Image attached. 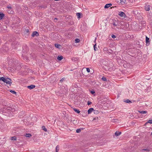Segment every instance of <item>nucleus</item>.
<instances>
[{
    "instance_id": "obj_12",
    "label": "nucleus",
    "mask_w": 152,
    "mask_h": 152,
    "mask_svg": "<svg viewBox=\"0 0 152 152\" xmlns=\"http://www.w3.org/2000/svg\"><path fill=\"white\" fill-rule=\"evenodd\" d=\"M121 134V132L116 131L115 133V135L116 136H118L120 135Z\"/></svg>"
},
{
    "instance_id": "obj_34",
    "label": "nucleus",
    "mask_w": 152,
    "mask_h": 152,
    "mask_svg": "<svg viewBox=\"0 0 152 152\" xmlns=\"http://www.w3.org/2000/svg\"><path fill=\"white\" fill-rule=\"evenodd\" d=\"M142 150L146 151H147V152H149L150 151V149L148 148L144 149H143Z\"/></svg>"
},
{
    "instance_id": "obj_41",
    "label": "nucleus",
    "mask_w": 152,
    "mask_h": 152,
    "mask_svg": "<svg viewBox=\"0 0 152 152\" xmlns=\"http://www.w3.org/2000/svg\"><path fill=\"white\" fill-rule=\"evenodd\" d=\"M60 82H62L63 81V80L62 79H61L60 80Z\"/></svg>"
},
{
    "instance_id": "obj_35",
    "label": "nucleus",
    "mask_w": 152,
    "mask_h": 152,
    "mask_svg": "<svg viewBox=\"0 0 152 152\" xmlns=\"http://www.w3.org/2000/svg\"><path fill=\"white\" fill-rule=\"evenodd\" d=\"M25 32L26 33H28L29 32V30L28 29H26L25 30Z\"/></svg>"
},
{
    "instance_id": "obj_27",
    "label": "nucleus",
    "mask_w": 152,
    "mask_h": 152,
    "mask_svg": "<svg viewBox=\"0 0 152 152\" xmlns=\"http://www.w3.org/2000/svg\"><path fill=\"white\" fill-rule=\"evenodd\" d=\"M75 42L76 43H79L80 41V40L79 39H76L75 40Z\"/></svg>"
},
{
    "instance_id": "obj_38",
    "label": "nucleus",
    "mask_w": 152,
    "mask_h": 152,
    "mask_svg": "<svg viewBox=\"0 0 152 152\" xmlns=\"http://www.w3.org/2000/svg\"><path fill=\"white\" fill-rule=\"evenodd\" d=\"M91 94H93L95 93V92L94 91H91Z\"/></svg>"
},
{
    "instance_id": "obj_18",
    "label": "nucleus",
    "mask_w": 152,
    "mask_h": 152,
    "mask_svg": "<svg viewBox=\"0 0 152 152\" xmlns=\"http://www.w3.org/2000/svg\"><path fill=\"white\" fill-rule=\"evenodd\" d=\"M4 16V15L3 13H0V20L2 19Z\"/></svg>"
},
{
    "instance_id": "obj_24",
    "label": "nucleus",
    "mask_w": 152,
    "mask_h": 152,
    "mask_svg": "<svg viewBox=\"0 0 152 152\" xmlns=\"http://www.w3.org/2000/svg\"><path fill=\"white\" fill-rule=\"evenodd\" d=\"M11 140H16V137L15 136L11 137Z\"/></svg>"
},
{
    "instance_id": "obj_28",
    "label": "nucleus",
    "mask_w": 152,
    "mask_h": 152,
    "mask_svg": "<svg viewBox=\"0 0 152 152\" xmlns=\"http://www.w3.org/2000/svg\"><path fill=\"white\" fill-rule=\"evenodd\" d=\"M102 79L104 81H106L107 80L106 78L104 77H103L102 78Z\"/></svg>"
},
{
    "instance_id": "obj_11",
    "label": "nucleus",
    "mask_w": 152,
    "mask_h": 152,
    "mask_svg": "<svg viewBox=\"0 0 152 152\" xmlns=\"http://www.w3.org/2000/svg\"><path fill=\"white\" fill-rule=\"evenodd\" d=\"M112 4H106L105 6L104 7L105 8H107L108 7H111L112 6Z\"/></svg>"
},
{
    "instance_id": "obj_2",
    "label": "nucleus",
    "mask_w": 152,
    "mask_h": 152,
    "mask_svg": "<svg viewBox=\"0 0 152 152\" xmlns=\"http://www.w3.org/2000/svg\"><path fill=\"white\" fill-rule=\"evenodd\" d=\"M147 17L148 20H151L152 19V11L150 10L147 13Z\"/></svg>"
},
{
    "instance_id": "obj_6",
    "label": "nucleus",
    "mask_w": 152,
    "mask_h": 152,
    "mask_svg": "<svg viewBox=\"0 0 152 152\" xmlns=\"http://www.w3.org/2000/svg\"><path fill=\"white\" fill-rule=\"evenodd\" d=\"M7 80H10L9 78L7 77L6 78H5L3 77H1L0 78V80H2L3 82H4V83H5L6 82V81H7Z\"/></svg>"
},
{
    "instance_id": "obj_3",
    "label": "nucleus",
    "mask_w": 152,
    "mask_h": 152,
    "mask_svg": "<svg viewBox=\"0 0 152 152\" xmlns=\"http://www.w3.org/2000/svg\"><path fill=\"white\" fill-rule=\"evenodd\" d=\"M112 24L115 26H117L118 25V23L117 20H113Z\"/></svg>"
},
{
    "instance_id": "obj_4",
    "label": "nucleus",
    "mask_w": 152,
    "mask_h": 152,
    "mask_svg": "<svg viewBox=\"0 0 152 152\" xmlns=\"http://www.w3.org/2000/svg\"><path fill=\"white\" fill-rule=\"evenodd\" d=\"M118 15L121 17L125 18L126 15L125 13L123 12H119Z\"/></svg>"
},
{
    "instance_id": "obj_31",
    "label": "nucleus",
    "mask_w": 152,
    "mask_h": 152,
    "mask_svg": "<svg viewBox=\"0 0 152 152\" xmlns=\"http://www.w3.org/2000/svg\"><path fill=\"white\" fill-rule=\"evenodd\" d=\"M122 4H123L125 3L126 0H120Z\"/></svg>"
},
{
    "instance_id": "obj_15",
    "label": "nucleus",
    "mask_w": 152,
    "mask_h": 152,
    "mask_svg": "<svg viewBox=\"0 0 152 152\" xmlns=\"http://www.w3.org/2000/svg\"><path fill=\"white\" fill-rule=\"evenodd\" d=\"M124 102L126 103H132V102L129 99H127L126 100H124Z\"/></svg>"
},
{
    "instance_id": "obj_9",
    "label": "nucleus",
    "mask_w": 152,
    "mask_h": 152,
    "mask_svg": "<svg viewBox=\"0 0 152 152\" xmlns=\"http://www.w3.org/2000/svg\"><path fill=\"white\" fill-rule=\"evenodd\" d=\"M10 80H7V81H6L5 82L7 84H10H10L12 83V82H11L12 81L9 78Z\"/></svg>"
},
{
    "instance_id": "obj_43",
    "label": "nucleus",
    "mask_w": 152,
    "mask_h": 152,
    "mask_svg": "<svg viewBox=\"0 0 152 152\" xmlns=\"http://www.w3.org/2000/svg\"><path fill=\"white\" fill-rule=\"evenodd\" d=\"M151 135H152V132L151 133Z\"/></svg>"
},
{
    "instance_id": "obj_19",
    "label": "nucleus",
    "mask_w": 152,
    "mask_h": 152,
    "mask_svg": "<svg viewBox=\"0 0 152 152\" xmlns=\"http://www.w3.org/2000/svg\"><path fill=\"white\" fill-rule=\"evenodd\" d=\"M73 110L77 112L78 114H79L80 113V111L77 109L75 108H73Z\"/></svg>"
},
{
    "instance_id": "obj_14",
    "label": "nucleus",
    "mask_w": 152,
    "mask_h": 152,
    "mask_svg": "<svg viewBox=\"0 0 152 152\" xmlns=\"http://www.w3.org/2000/svg\"><path fill=\"white\" fill-rule=\"evenodd\" d=\"M63 59V56H58L57 58V59L59 61H61Z\"/></svg>"
},
{
    "instance_id": "obj_20",
    "label": "nucleus",
    "mask_w": 152,
    "mask_h": 152,
    "mask_svg": "<svg viewBox=\"0 0 152 152\" xmlns=\"http://www.w3.org/2000/svg\"><path fill=\"white\" fill-rule=\"evenodd\" d=\"M55 46L56 48H60V47L61 46L60 45L58 44H55Z\"/></svg>"
},
{
    "instance_id": "obj_25",
    "label": "nucleus",
    "mask_w": 152,
    "mask_h": 152,
    "mask_svg": "<svg viewBox=\"0 0 152 152\" xmlns=\"http://www.w3.org/2000/svg\"><path fill=\"white\" fill-rule=\"evenodd\" d=\"M42 129L45 132H46L47 131V129L45 128V126H42Z\"/></svg>"
},
{
    "instance_id": "obj_23",
    "label": "nucleus",
    "mask_w": 152,
    "mask_h": 152,
    "mask_svg": "<svg viewBox=\"0 0 152 152\" xmlns=\"http://www.w3.org/2000/svg\"><path fill=\"white\" fill-rule=\"evenodd\" d=\"M59 149V147L58 145H57L56 147V152H58Z\"/></svg>"
},
{
    "instance_id": "obj_36",
    "label": "nucleus",
    "mask_w": 152,
    "mask_h": 152,
    "mask_svg": "<svg viewBox=\"0 0 152 152\" xmlns=\"http://www.w3.org/2000/svg\"><path fill=\"white\" fill-rule=\"evenodd\" d=\"M111 37L113 39H114L116 37V36L114 34H112L111 35Z\"/></svg>"
},
{
    "instance_id": "obj_26",
    "label": "nucleus",
    "mask_w": 152,
    "mask_h": 152,
    "mask_svg": "<svg viewBox=\"0 0 152 152\" xmlns=\"http://www.w3.org/2000/svg\"><path fill=\"white\" fill-rule=\"evenodd\" d=\"M94 113L95 114H97L99 113V112L97 110H94Z\"/></svg>"
},
{
    "instance_id": "obj_5",
    "label": "nucleus",
    "mask_w": 152,
    "mask_h": 152,
    "mask_svg": "<svg viewBox=\"0 0 152 152\" xmlns=\"http://www.w3.org/2000/svg\"><path fill=\"white\" fill-rule=\"evenodd\" d=\"M150 6L149 5H146L145 6V10L146 11H149L150 9Z\"/></svg>"
},
{
    "instance_id": "obj_42",
    "label": "nucleus",
    "mask_w": 152,
    "mask_h": 152,
    "mask_svg": "<svg viewBox=\"0 0 152 152\" xmlns=\"http://www.w3.org/2000/svg\"><path fill=\"white\" fill-rule=\"evenodd\" d=\"M96 38H95V41L96 40Z\"/></svg>"
},
{
    "instance_id": "obj_17",
    "label": "nucleus",
    "mask_w": 152,
    "mask_h": 152,
    "mask_svg": "<svg viewBox=\"0 0 152 152\" xmlns=\"http://www.w3.org/2000/svg\"><path fill=\"white\" fill-rule=\"evenodd\" d=\"M76 15L77 17L78 18H81L80 15H81V14L79 12L77 13H76Z\"/></svg>"
},
{
    "instance_id": "obj_30",
    "label": "nucleus",
    "mask_w": 152,
    "mask_h": 152,
    "mask_svg": "<svg viewBox=\"0 0 152 152\" xmlns=\"http://www.w3.org/2000/svg\"><path fill=\"white\" fill-rule=\"evenodd\" d=\"M108 49V48L107 47H105L103 49V50L104 51L107 52Z\"/></svg>"
},
{
    "instance_id": "obj_29",
    "label": "nucleus",
    "mask_w": 152,
    "mask_h": 152,
    "mask_svg": "<svg viewBox=\"0 0 152 152\" xmlns=\"http://www.w3.org/2000/svg\"><path fill=\"white\" fill-rule=\"evenodd\" d=\"M81 131V129H77L76 130L77 133H78L80 132Z\"/></svg>"
},
{
    "instance_id": "obj_1",
    "label": "nucleus",
    "mask_w": 152,
    "mask_h": 152,
    "mask_svg": "<svg viewBox=\"0 0 152 152\" xmlns=\"http://www.w3.org/2000/svg\"><path fill=\"white\" fill-rule=\"evenodd\" d=\"M2 104L3 105L7 107L6 108L7 110V112H12L15 111V109H14L10 107H8L9 106H10V104L9 102H7V101H3L2 102Z\"/></svg>"
},
{
    "instance_id": "obj_13",
    "label": "nucleus",
    "mask_w": 152,
    "mask_h": 152,
    "mask_svg": "<svg viewBox=\"0 0 152 152\" xmlns=\"http://www.w3.org/2000/svg\"><path fill=\"white\" fill-rule=\"evenodd\" d=\"M146 43V44H147L148 43L150 42V40L149 38L147 37V36H146V39H145Z\"/></svg>"
},
{
    "instance_id": "obj_22",
    "label": "nucleus",
    "mask_w": 152,
    "mask_h": 152,
    "mask_svg": "<svg viewBox=\"0 0 152 152\" xmlns=\"http://www.w3.org/2000/svg\"><path fill=\"white\" fill-rule=\"evenodd\" d=\"M107 53L112 54L113 53V51L111 49H108Z\"/></svg>"
},
{
    "instance_id": "obj_10",
    "label": "nucleus",
    "mask_w": 152,
    "mask_h": 152,
    "mask_svg": "<svg viewBox=\"0 0 152 152\" xmlns=\"http://www.w3.org/2000/svg\"><path fill=\"white\" fill-rule=\"evenodd\" d=\"M94 109H93V108H89L88 110V114H89L91 113V112L93 111H94Z\"/></svg>"
},
{
    "instance_id": "obj_33",
    "label": "nucleus",
    "mask_w": 152,
    "mask_h": 152,
    "mask_svg": "<svg viewBox=\"0 0 152 152\" xmlns=\"http://www.w3.org/2000/svg\"><path fill=\"white\" fill-rule=\"evenodd\" d=\"M96 44H95L94 46V50L95 51H96V50L97 49V48L96 47Z\"/></svg>"
},
{
    "instance_id": "obj_16",
    "label": "nucleus",
    "mask_w": 152,
    "mask_h": 152,
    "mask_svg": "<svg viewBox=\"0 0 152 152\" xmlns=\"http://www.w3.org/2000/svg\"><path fill=\"white\" fill-rule=\"evenodd\" d=\"M138 112L141 114H145L147 113V111H146L139 110Z\"/></svg>"
},
{
    "instance_id": "obj_37",
    "label": "nucleus",
    "mask_w": 152,
    "mask_h": 152,
    "mask_svg": "<svg viewBox=\"0 0 152 152\" xmlns=\"http://www.w3.org/2000/svg\"><path fill=\"white\" fill-rule=\"evenodd\" d=\"M92 103V102L89 101H88V102L87 104L88 105H89L90 104H91Z\"/></svg>"
},
{
    "instance_id": "obj_39",
    "label": "nucleus",
    "mask_w": 152,
    "mask_h": 152,
    "mask_svg": "<svg viewBox=\"0 0 152 152\" xmlns=\"http://www.w3.org/2000/svg\"><path fill=\"white\" fill-rule=\"evenodd\" d=\"M86 71L88 72H90V69L88 68H86Z\"/></svg>"
},
{
    "instance_id": "obj_40",
    "label": "nucleus",
    "mask_w": 152,
    "mask_h": 152,
    "mask_svg": "<svg viewBox=\"0 0 152 152\" xmlns=\"http://www.w3.org/2000/svg\"><path fill=\"white\" fill-rule=\"evenodd\" d=\"M7 8L9 9H11L12 8V7L9 6H7Z\"/></svg>"
},
{
    "instance_id": "obj_7",
    "label": "nucleus",
    "mask_w": 152,
    "mask_h": 152,
    "mask_svg": "<svg viewBox=\"0 0 152 152\" xmlns=\"http://www.w3.org/2000/svg\"><path fill=\"white\" fill-rule=\"evenodd\" d=\"M38 35H39V34L37 31L34 32L31 35V36L33 37L37 36Z\"/></svg>"
},
{
    "instance_id": "obj_21",
    "label": "nucleus",
    "mask_w": 152,
    "mask_h": 152,
    "mask_svg": "<svg viewBox=\"0 0 152 152\" xmlns=\"http://www.w3.org/2000/svg\"><path fill=\"white\" fill-rule=\"evenodd\" d=\"M25 136L26 137H30L31 136V134H30L29 133H28V134L26 133L25 134Z\"/></svg>"
},
{
    "instance_id": "obj_44",
    "label": "nucleus",
    "mask_w": 152,
    "mask_h": 152,
    "mask_svg": "<svg viewBox=\"0 0 152 152\" xmlns=\"http://www.w3.org/2000/svg\"><path fill=\"white\" fill-rule=\"evenodd\" d=\"M133 14H134V12L133 11Z\"/></svg>"
},
{
    "instance_id": "obj_32",
    "label": "nucleus",
    "mask_w": 152,
    "mask_h": 152,
    "mask_svg": "<svg viewBox=\"0 0 152 152\" xmlns=\"http://www.w3.org/2000/svg\"><path fill=\"white\" fill-rule=\"evenodd\" d=\"M10 92L14 94H16V92H15V91L13 90H11L10 91Z\"/></svg>"
},
{
    "instance_id": "obj_8",
    "label": "nucleus",
    "mask_w": 152,
    "mask_h": 152,
    "mask_svg": "<svg viewBox=\"0 0 152 152\" xmlns=\"http://www.w3.org/2000/svg\"><path fill=\"white\" fill-rule=\"evenodd\" d=\"M35 87V86L34 85H31L27 86V88L30 89H33Z\"/></svg>"
}]
</instances>
